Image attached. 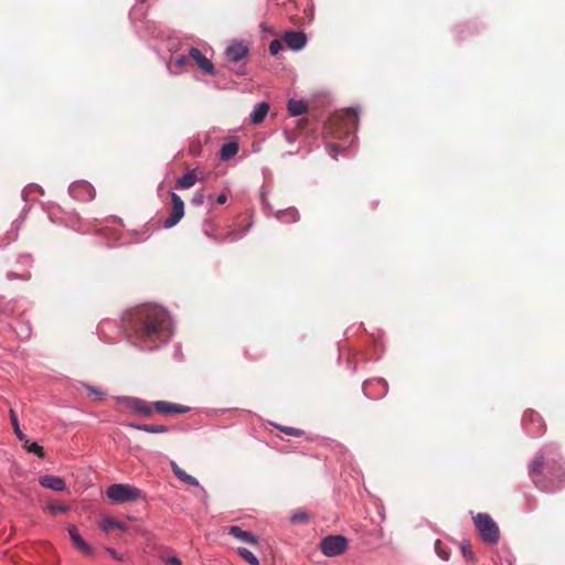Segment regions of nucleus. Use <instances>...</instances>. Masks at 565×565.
Instances as JSON below:
<instances>
[{
	"instance_id": "obj_1",
	"label": "nucleus",
	"mask_w": 565,
	"mask_h": 565,
	"mask_svg": "<svg viewBox=\"0 0 565 565\" xmlns=\"http://www.w3.org/2000/svg\"><path fill=\"white\" fill-rule=\"evenodd\" d=\"M124 323L134 343L146 350L158 348L171 334L170 317L157 305L146 303L127 311Z\"/></svg>"
},
{
	"instance_id": "obj_2",
	"label": "nucleus",
	"mask_w": 565,
	"mask_h": 565,
	"mask_svg": "<svg viewBox=\"0 0 565 565\" xmlns=\"http://www.w3.org/2000/svg\"><path fill=\"white\" fill-rule=\"evenodd\" d=\"M358 122V113L351 108L333 114L327 121L323 136L329 140L327 147L334 159L339 150H344L353 141Z\"/></svg>"
},
{
	"instance_id": "obj_3",
	"label": "nucleus",
	"mask_w": 565,
	"mask_h": 565,
	"mask_svg": "<svg viewBox=\"0 0 565 565\" xmlns=\"http://www.w3.org/2000/svg\"><path fill=\"white\" fill-rule=\"evenodd\" d=\"M530 477L534 484L543 491L552 492L565 484V469L557 460L545 462L542 455H537L530 466Z\"/></svg>"
},
{
	"instance_id": "obj_4",
	"label": "nucleus",
	"mask_w": 565,
	"mask_h": 565,
	"mask_svg": "<svg viewBox=\"0 0 565 565\" xmlns=\"http://www.w3.org/2000/svg\"><path fill=\"white\" fill-rule=\"evenodd\" d=\"M106 494L109 500L116 503L135 502L145 498L140 489L124 483L109 486Z\"/></svg>"
},
{
	"instance_id": "obj_5",
	"label": "nucleus",
	"mask_w": 565,
	"mask_h": 565,
	"mask_svg": "<svg viewBox=\"0 0 565 565\" xmlns=\"http://www.w3.org/2000/svg\"><path fill=\"white\" fill-rule=\"evenodd\" d=\"M473 521L483 542L488 544H497L500 531L492 518L487 513H478L473 518Z\"/></svg>"
},
{
	"instance_id": "obj_6",
	"label": "nucleus",
	"mask_w": 565,
	"mask_h": 565,
	"mask_svg": "<svg viewBox=\"0 0 565 565\" xmlns=\"http://www.w3.org/2000/svg\"><path fill=\"white\" fill-rule=\"evenodd\" d=\"M347 548L348 540L343 535H328L320 542V550L328 557L341 555Z\"/></svg>"
},
{
	"instance_id": "obj_7",
	"label": "nucleus",
	"mask_w": 565,
	"mask_h": 565,
	"mask_svg": "<svg viewBox=\"0 0 565 565\" xmlns=\"http://www.w3.org/2000/svg\"><path fill=\"white\" fill-rule=\"evenodd\" d=\"M171 203L172 206L169 216L163 222L166 228L177 225L184 215V203L174 192L171 193Z\"/></svg>"
},
{
	"instance_id": "obj_8",
	"label": "nucleus",
	"mask_w": 565,
	"mask_h": 565,
	"mask_svg": "<svg viewBox=\"0 0 565 565\" xmlns=\"http://www.w3.org/2000/svg\"><path fill=\"white\" fill-rule=\"evenodd\" d=\"M189 57L206 74L214 75L215 70L213 63L196 47L189 50Z\"/></svg>"
},
{
	"instance_id": "obj_9",
	"label": "nucleus",
	"mask_w": 565,
	"mask_h": 565,
	"mask_svg": "<svg viewBox=\"0 0 565 565\" xmlns=\"http://www.w3.org/2000/svg\"><path fill=\"white\" fill-rule=\"evenodd\" d=\"M284 42L289 49L298 51L306 45L307 36L301 31H288L284 35Z\"/></svg>"
},
{
	"instance_id": "obj_10",
	"label": "nucleus",
	"mask_w": 565,
	"mask_h": 565,
	"mask_svg": "<svg viewBox=\"0 0 565 565\" xmlns=\"http://www.w3.org/2000/svg\"><path fill=\"white\" fill-rule=\"evenodd\" d=\"M153 409L160 414H184L190 411L188 406L180 404H173L164 401H158L153 403Z\"/></svg>"
},
{
	"instance_id": "obj_11",
	"label": "nucleus",
	"mask_w": 565,
	"mask_h": 565,
	"mask_svg": "<svg viewBox=\"0 0 565 565\" xmlns=\"http://www.w3.org/2000/svg\"><path fill=\"white\" fill-rule=\"evenodd\" d=\"M68 534L73 545L85 555H93V547L85 542V540L78 533V530L75 525L68 526Z\"/></svg>"
},
{
	"instance_id": "obj_12",
	"label": "nucleus",
	"mask_w": 565,
	"mask_h": 565,
	"mask_svg": "<svg viewBox=\"0 0 565 565\" xmlns=\"http://www.w3.org/2000/svg\"><path fill=\"white\" fill-rule=\"evenodd\" d=\"M226 57L231 62H238L248 54V47L242 42L233 43L225 51Z\"/></svg>"
},
{
	"instance_id": "obj_13",
	"label": "nucleus",
	"mask_w": 565,
	"mask_h": 565,
	"mask_svg": "<svg viewBox=\"0 0 565 565\" xmlns=\"http://www.w3.org/2000/svg\"><path fill=\"white\" fill-rule=\"evenodd\" d=\"M127 404L129 408L135 413L141 414L143 416H150L154 411L153 404H149L148 402L136 397L128 398Z\"/></svg>"
},
{
	"instance_id": "obj_14",
	"label": "nucleus",
	"mask_w": 565,
	"mask_h": 565,
	"mask_svg": "<svg viewBox=\"0 0 565 565\" xmlns=\"http://www.w3.org/2000/svg\"><path fill=\"white\" fill-rule=\"evenodd\" d=\"M39 483L47 489H52L54 491H64L66 489V483L64 479L61 477L52 476V475H45L40 477Z\"/></svg>"
},
{
	"instance_id": "obj_15",
	"label": "nucleus",
	"mask_w": 565,
	"mask_h": 565,
	"mask_svg": "<svg viewBox=\"0 0 565 565\" xmlns=\"http://www.w3.org/2000/svg\"><path fill=\"white\" fill-rule=\"evenodd\" d=\"M228 533L243 542H246L249 544L258 543V537L256 535H254L253 533H250L248 531H244L243 529H241L237 525L230 526Z\"/></svg>"
},
{
	"instance_id": "obj_16",
	"label": "nucleus",
	"mask_w": 565,
	"mask_h": 565,
	"mask_svg": "<svg viewBox=\"0 0 565 565\" xmlns=\"http://www.w3.org/2000/svg\"><path fill=\"white\" fill-rule=\"evenodd\" d=\"M171 469L173 471V473L175 475V477L186 483V484H190V486H195V487H199L200 483L198 481L196 478L192 477L191 475L186 473L182 468H180L174 461H171Z\"/></svg>"
},
{
	"instance_id": "obj_17",
	"label": "nucleus",
	"mask_w": 565,
	"mask_h": 565,
	"mask_svg": "<svg viewBox=\"0 0 565 565\" xmlns=\"http://www.w3.org/2000/svg\"><path fill=\"white\" fill-rule=\"evenodd\" d=\"M269 111L268 103H259L256 105L255 109L250 114V121L255 125H258L264 121L267 114Z\"/></svg>"
},
{
	"instance_id": "obj_18",
	"label": "nucleus",
	"mask_w": 565,
	"mask_h": 565,
	"mask_svg": "<svg viewBox=\"0 0 565 565\" xmlns=\"http://www.w3.org/2000/svg\"><path fill=\"white\" fill-rule=\"evenodd\" d=\"M196 180L198 175L195 170H190L184 175L178 178L177 185L180 189H190L196 183Z\"/></svg>"
},
{
	"instance_id": "obj_19",
	"label": "nucleus",
	"mask_w": 565,
	"mask_h": 565,
	"mask_svg": "<svg viewBox=\"0 0 565 565\" xmlns=\"http://www.w3.org/2000/svg\"><path fill=\"white\" fill-rule=\"evenodd\" d=\"M276 217L282 223H294L299 220V213L295 207L278 211Z\"/></svg>"
},
{
	"instance_id": "obj_20",
	"label": "nucleus",
	"mask_w": 565,
	"mask_h": 565,
	"mask_svg": "<svg viewBox=\"0 0 565 565\" xmlns=\"http://www.w3.org/2000/svg\"><path fill=\"white\" fill-rule=\"evenodd\" d=\"M308 110V105L303 100L290 99L288 102V111L292 116H300Z\"/></svg>"
},
{
	"instance_id": "obj_21",
	"label": "nucleus",
	"mask_w": 565,
	"mask_h": 565,
	"mask_svg": "<svg viewBox=\"0 0 565 565\" xmlns=\"http://www.w3.org/2000/svg\"><path fill=\"white\" fill-rule=\"evenodd\" d=\"M129 426L135 428V429H138V430H142V431H147V433H153V434L167 433L168 431V427L164 426V425H147V424L137 425V424H130Z\"/></svg>"
},
{
	"instance_id": "obj_22",
	"label": "nucleus",
	"mask_w": 565,
	"mask_h": 565,
	"mask_svg": "<svg viewBox=\"0 0 565 565\" xmlns=\"http://www.w3.org/2000/svg\"><path fill=\"white\" fill-rule=\"evenodd\" d=\"M238 151V145L236 142H226L221 148V158L228 160L233 158Z\"/></svg>"
},
{
	"instance_id": "obj_23",
	"label": "nucleus",
	"mask_w": 565,
	"mask_h": 565,
	"mask_svg": "<svg viewBox=\"0 0 565 565\" xmlns=\"http://www.w3.org/2000/svg\"><path fill=\"white\" fill-rule=\"evenodd\" d=\"M100 527L106 533H110L115 529H120V530L125 529V526L121 523H119L118 521H116L111 518H107V519L103 520L100 523Z\"/></svg>"
},
{
	"instance_id": "obj_24",
	"label": "nucleus",
	"mask_w": 565,
	"mask_h": 565,
	"mask_svg": "<svg viewBox=\"0 0 565 565\" xmlns=\"http://www.w3.org/2000/svg\"><path fill=\"white\" fill-rule=\"evenodd\" d=\"M238 554L250 565H259L258 558L246 547H238Z\"/></svg>"
},
{
	"instance_id": "obj_25",
	"label": "nucleus",
	"mask_w": 565,
	"mask_h": 565,
	"mask_svg": "<svg viewBox=\"0 0 565 565\" xmlns=\"http://www.w3.org/2000/svg\"><path fill=\"white\" fill-rule=\"evenodd\" d=\"M10 419H11V424L13 426V429H14V433H15L17 437L21 441L25 440V435L20 429L18 416H17V414H15V412L13 409H10Z\"/></svg>"
},
{
	"instance_id": "obj_26",
	"label": "nucleus",
	"mask_w": 565,
	"mask_h": 565,
	"mask_svg": "<svg viewBox=\"0 0 565 565\" xmlns=\"http://www.w3.org/2000/svg\"><path fill=\"white\" fill-rule=\"evenodd\" d=\"M525 419H530L532 423L537 422L540 430L539 433H543L545 430V424L542 422L541 416L534 411H529L524 414Z\"/></svg>"
},
{
	"instance_id": "obj_27",
	"label": "nucleus",
	"mask_w": 565,
	"mask_h": 565,
	"mask_svg": "<svg viewBox=\"0 0 565 565\" xmlns=\"http://www.w3.org/2000/svg\"><path fill=\"white\" fill-rule=\"evenodd\" d=\"M25 448L30 451V452H33L35 454L36 456H39L40 458H43L45 456L44 454V449L42 446H40L39 444L36 443H31L29 444V441L25 439Z\"/></svg>"
},
{
	"instance_id": "obj_28",
	"label": "nucleus",
	"mask_w": 565,
	"mask_h": 565,
	"mask_svg": "<svg viewBox=\"0 0 565 565\" xmlns=\"http://www.w3.org/2000/svg\"><path fill=\"white\" fill-rule=\"evenodd\" d=\"M47 509L54 515L57 514V513H65V512L68 511V507L67 505L54 504V503L49 504Z\"/></svg>"
},
{
	"instance_id": "obj_29",
	"label": "nucleus",
	"mask_w": 565,
	"mask_h": 565,
	"mask_svg": "<svg viewBox=\"0 0 565 565\" xmlns=\"http://www.w3.org/2000/svg\"><path fill=\"white\" fill-rule=\"evenodd\" d=\"M435 550L441 559H449V553L443 547V544L439 540H437L435 543Z\"/></svg>"
},
{
	"instance_id": "obj_30",
	"label": "nucleus",
	"mask_w": 565,
	"mask_h": 565,
	"mask_svg": "<svg viewBox=\"0 0 565 565\" xmlns=\"http://www.w3.org/2000/svg\"><path fill=\"white\" fill-rule=\"evenodd\" d=\"M282 49V42L280 40H273L269 43V52L271 55H277Z\"/></svg>"
},
{
	"instance_id": "obj_31",
	"label": "nucleus",
	"mask_w": 565,
	"mask_h": 565,
	"mask_svg": "<svg viewBox=\"0 0 565 565\" xmlns=\"http://www.w3.org/2000/svg\"><path fill=\"white\" fill-rule=\"evenodd\" d=\"M292 523H303L309 520V514L306 512H297L290 518Z\"/></svg>"
},
{
	"instance_id": "obj_32",
	"label": "nucleus",
	"mask_w": 565,
	"mask_h": 565,
	"mask_svg": "<svg viewBox=\"0 0 565 565\" xmlns=\"http://www.w3.org/2000/svg\"><path fill=\"white\" fill-rule=\"evenodd\" d=\"M278 428L289 436H301L303 434L302 430L294 427L278 426Z\"/></svg>"
},
{
	"instance_id": "obj_33",
	"label": "nucleus",
	"mask_w": 565,
	"mask_h": 565,
	"mask_svg": "<svg viewBox=\"0 0 565 565\" xmlns=\"http://www.w3.org/2000/svg\"><path fill=\"white\" fill-rule=\"evenodd\" d=\"M461 553L466 559L471 561V562L475 559V556L472 553V547L470 544H462Z\"/></svg>"
},
{
	"instance_id": "obj_34",
	"label": "nucleus",
	"mask_w": 565,
	"mask_h": 565,
	"mask_svg": "<svg viewBox=\"0 0 565 565\" xmlns=\"http://www.w3.org/2000/svg\"><path fill=\"white\" fill-rule=\"evenodd\" d=\"M203 199H204L203 193L202 192H196L195 195L193 196L192 202L194 204H201V203H203Z\"/></svg>"
},
{
	"instance_id": "obj_35",
	"label": "nucleus",
	"mask_w": 565,
	"mask_h": 565,
	"mask_svg": "<svg viewBox=\"0 0 565 565\" xmlns=\"http://www.w3.org/2000/svg\"><path fill=\"white\" fill-rule=\"evenodd\" d=\"M106 551L111 555L113 558L117 559V561H122V556L119 555L116 550L111 548V547H107Z\"/></svg>"
},
{
	"instance_id": "obj_36",
	"label": "nucleus",
	"mask_w": 565,
	"mask_h": 565,
	"mask_svg": "<svg viewBox=\"0 0 565 565\" xmlns=\"http://www.w3.org/2000/svg\"><path fill=\"white\" fill-rule=\"evenodd\" d=\"M186 63H188V57L184 55L178 56L175 60V64L180 67L184 66Z\"/></svg>"
},
{
	"instance_id": "obj_37",
	"label": "nucleus",
	"mask_w": 565,
	"mask_h": 565,
	"mask_svg": "<svg viewBox=\"0 0 565 565\" xmlns=\"http://www.w3.org/2000/svg\"><path fill=\"white\" fill-rule=\"evenodd\" d=\"M167 564L169 565H182V562L180 558L173 556V557H169L167 561Z\"/></svg>"
},
{
	"instance_id": "obj_38",
	"label": "nucleus",
	"mask_w": 565,
	"mask_h": 565,
	"mask_svg": "<svg viewBox=\"0 0 565 565\" xmlns=\"http://www.w3.org/2000/svg\"><path fill=\"white\" fill-rule=\"evenodd\" d=\"M227 201V196L225 194H220L216 199L218 204H224Z\"/></svg>"
},
{
	"instance_id": "obj_39",
	"label": "nucleus",
	"mask_w": 565,
	"mask_h": 565,
	"mask_svg": "<svg viewBox=\"0 0 565 565\" xmlns=\"http://www.w3.org/2000/svg\"><path fill=\"white\" fill-rule=\"evenodd\" d=\"M87 390L92 394H100V392L97 388H95V387L88 386Z\"/></svg>"
},
{
	"instance_id": "obj_40",
	"label": "nucleus",
	"mask_w": 565,
	"mask_h": 565,
	"mask_svg": "<svg viewBox=\"0 0 565 565\" xmlns=\"http://www.w3.org/2000/svg\"><path fill=\"white\" fill-rule=\"evenodd\" d=\"M227 237H228L230 239H232V241H233V239H235V235H234V233H228Z\"/></svg>"
},
{
	"instance_id": "obj_41",
	"label": "nucleus",
	"mask_w": 565,
	"mask_h": 565,
	"mask_svg": "<svg viewBox=\"0 0 565 565\" xmlns=\"http://www.w3.org/2000/svg\"><path fill=\"white\" fill-rule=\"evenodd\" d=\"M379 383H381V384H383V385H385V386H386V381H385V380H383V379L379 380Z\"/></svg>"
},
{
	"instance_id": "obj_42",
	"label": "nucleus",
	"mask_w": 565,
	"mask_h": 565,
	"mask_svg": "<svg viewBox=\"0 0 565 565\" xmlns=\"http://www.w3.org/2000/svg\"><path fill=\"white\" fill-rule=\"evenodd\" d=\"M201 491H202V493H203V495H204V497H206V495H207L206 490H205L204 488H201Z\"/></svg>"
}]
</instances>
